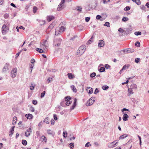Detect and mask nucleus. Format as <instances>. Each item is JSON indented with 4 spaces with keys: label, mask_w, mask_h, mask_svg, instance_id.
I'll use <instances>...</instances> for the list:
<instances>
[{
    "label": "nucleus",
    "mask_w": 149,
    "mask_h": 149,
    "mask_svg": "<svg viewBox=\"0 0 149 149\" xmlns=\"http://www.w3.org/2000/svg\"><path fill=\"white\" fill-rule=\"evenodd\" d=\"M104 25L107 27H109L110 23L109 22H107L104 24Z\"/></svg>",
    "instance_id": "46"
},
{
    "label": "nucleus",
    "mask_w": 149,
    "mask_h": 149,
    "mask_svg": "<svg viewBox=\"0 0 149 149\" xmlns=\"http://www.w3.org/2000/svg\"><path fill=\"white\" fill-rule=\"evenodd\" d=\"M141 9L145 11H146V7L144 5H141L140 6Z\"/></svg>",
    "instance_id": "28"
},
{
    "label": "nucleus",
    "mask_w": 149,
    "mask_h": 149,
    "mask_svg": "<svg viewBox=\"0 0 149 149\" xmlns=\"http://www.w3.org/2000/svg\"><path fill=\"white\" fill-rule=\"evenodd\" d=\"M61 32V31L60 30L59 26L57 27L56 29L55 35H58L59 33Z\"/></svg>",
    "instance_id": "14"
},
{
    "label": "nucleus",
    "mask_w": 149,
    "mask_h": 149,
    "mask_svg": "<svg viewBox=\"0 0 149 149\" xmlns=\"http://www.w3.org/2000/svg\"><path fill=\"white\" fill-rule=\"evenodd\" d=\"M53 116L55 120H57V115L56 114H54L53 115Z\"/></svg>",
    "instance_id": "55"
},
{
    "label": "nucleus",
    "mask_w": 149,
    "mask_h": 149,
    "mask_svg": "<svg viewBox=\"0 0 149 149\" xmlns=\"http://www.w3.org/2000/svg\"><path fill=\"white\" fill-rule=\"evenodd\" d=\"M129 67V65H124L123 67V68L122 69L120 70V73H121L122 71L124 70H126L127 68H128Z\"/></svg>",
    "instance_id": "17"
},
{
    "label": "nucleus",
    "mask_w": 149,
    "mask_h": 149,
    "mask_svg": "<svg viewBox=\"0 0 149 149\" xmlns=\"http://www.w3.org/2000/svg\"><path fill=\"white\" fill-rule=\"evenodd\" d=\"M29 110L31 112H33L34 111V109L33 107H31L29 109Z\"/></svg>",
    "instance_id": "50"
},
{
    "label": "nucleus",
    "mask_w": 149,
    "mask_h": 149,
    "mask_svg": "<svg viewBox=\"0 0 149 149\" xmlns=\"http://www.w3.org/2000/svg\"><path fill=\"white\" fill-rule=\"evenodd\" d=\"M86 47L85 45L81 46L77 51V54L78 55H81L85 51Z\"/></svg>",
    "instance_id": "2"
},
{
    "label": "nucleus",
    "mask_w": 149,
    "mask_h": 149,
    "mask_svg": "<svg viewBox=\"0 0 149 149\" xmlns=\"http://www.w3.org/2000/svg\"><path fill=\"white\" fill-rule=\"evenodd\" d=\"M76 103H77V99H76V98H75L74 99V104H73V105H72L71 108H70V109L71 110H72L74 109V108H75V107L76 106Z\"/></svg>",
    "instance_id": "16"
},
{
    "label": "nucleus",
    "mask_w": 149,
    "mask_h": 149,
    "mask_svg": "<svg viewBox=\"0 0 149 149\" xmlns=\"http://www.w3.org/2000/svg\"><path fill=\"white\" fill-rule=\"evenodd\" d=\"M140 60L139 58H136L135 59V61L136 63H138Z\"/></svg>",
    "instance_id": "58"
},
{
    "label": "nucleus",
    "mask_w": 149,
    "mask_h": 149,
    "mask_svg": "<svg viewBox=\"0 0 149 149\" xmlns=\"http://www.w3.org/2000/svg\"><path fill=\"white\" fill-rule=\"evenodd\" d=\"M96 74L95 73L93 72L90 74V76L91 77H93L95 76Z\"/></svg>",
    "instance_id": "45"
},
{
    "label": "nucleus",
    "mask_w": 149,
    "mask_h": 149,
    "mask_svg": "<svg viewBox=\"0 0 149 149\" xmlns=\"http://www.w3.org/2000/svg\"><path fill=\"white\" fill-rule=\"evenodd\" d=\"M9 17V15L8 14H6L4 15V17L5 19L8 18Z\"/></svg>",
    "instance_id": "51"
},
{
    "label": "nucleus",
    "mask_w": 149,
    "mask_h": 149,
    "mask_svg": "<svg viewBox=\"0 0 149 149\" xmlns=\"http://www.w3.org/2000/svg\"><path fill=\"white\" fill-rule=\"evenodd\" d=\"M10 68L9 64L8 63H6L3 68L2 70L3 72H6L7 70H8Z\"/></svg>",
    "instance_id": "8"
},
{
    "label": "nucleus",
    "mask_w": 149,
    "mask_h": 149,
    "mask_svg": "<svg viewBox=\"0 0 149 149\" xmlns=\"http://www.w3.org/2000/svg\"><path fill=\"white\" fill-rule=\"evenodd\" d=\"M65 98L66 101H70L71 100V98L70 96H67L65 97Z\"/></svg>",
    "instance_id": "37"
},
{
    "label": "nucleus",
    "mask_w": 149,
    "mask_h": 149,
    "mask_svg": "<svg viewBox=\"0 0 149 149\" xmlns=\"http://www.w3.org/2000/svg\"><path fill=\"white\" fill-rule=\"evenodd\" d=\"M135 45L138 47H139L140 46V42H137L135 43Z\"/></svg>",
    "instance_id": "49"
},
{
    "label": "nucleus",
    "mask_w": 149,
    "mask_h": 149,
    "mask_svg": "<svg viewBox=\"0 0 149 149\" xmlns=\"http://www.w3.org/2000/svg\"><path fill=\"white\" fill-rule=\"evenodd\" d=\"M32 132L31 129L29 128L25 132V135L26 136H28L30 135Z\"/></svg>",
    "instance_id": "9"
},
{
    "label": "nucleus",
    "mask_w": 149,
    "mask_h": 149,
    "mask_svg": "<svg viewBox=\"0 0 149 149\" xmlns=\"http://www.w3.org/2000/svg\"><path fill=\"white\" fill-rule=\"evenodd\" d=\"M95 98L94 97H91L86 102V105L87 106H89L92 105L94 102Z\"/></svg>",
    "instance_id": "3"
},
{
    "label": "nucleus",
    "mask_w": 149,
    "mask_h": 149,
    "mask_svg": "<svg viewBox=\"0 0 149 149\" xmlns=\"http://www.w3.org/2000/svg\"><path fill=\"white\" fill-rule=\"evenodd\" d=\"M55 26V24L54 23H52L49 26L48 29H52Z\"/></svg>",
    "instance_id": "21"
},
{
    "label": "nucleus",
    "mask_w": 149,
    "mask_h": 149,
    "mask_svg": "<svg viewBox=\"0 0 149 149\" xmlns=\"http://www.w3.org/2000/svg\"><path fill=\"white\" fill-rule=\"evenodd\" d=\"M41 139H42L43 140V141H45V142H46L47 141V139L45 136L44 135L42 136L41 138Z\"/></svg>",
    "instance_id": "42"
},
{
    "label": "nucleus",
    "mask_w": 149,
    "mask_h": 149,
    "mask_svg": "<svg viewBox=\"0 0 149 149\" xmlns=\"http://www.w3.org/2000/svg\"><path fill=\"white\" fill-rule=\"evenodd\" d=\"M134 49H129L127 50V51H126V52H127V53H128L134 52Z\"/></svg>",
    "instance_id": "30"
},
{
    "label": "nucleus",
    "mask_w": 149,
    "mask_h": 149,
    "mask_svg": "<svg viewBox=\"0 0 149 149\" xmlns=\"http://www.w3.org/2000/svg\"><path fill=\"white\" fill-rule=\"evenodd\" d=\"M135 2L138 5H140L141 3V2L139 0L136 1Z\"/></svg>",
    "instance_id": "48"
},
{
    "label": "nucleus",
    "mask_w": 149,
    "mask_h": 149,
    "mask_svg": "<svg viewBox=\"0 0 149 149\" xmlns=\"http://www.w3.org/2000/svg\"><path fill=\"white\" fill-rule=\"evenodd\" d=\"M102 17L99 15H97L96 17V19H97L99 20L100 19L101 21H102L103 19H102Z\"/></svg>",
    "instance_id": "31"
},
{
    "label": "nucleus",
    "mask_w": 149,
    "mask_h": 149,
    "mask_svg": "<svg viewBox=\"0 0 149 149\" xmlns=\"http://www.w3.org/2000/svg\"><path fill=\"white\" fill-rule=\"evenodd\" d=\"M63 136L65 138H66L67 136V133L66 131H64L63 133Z\"/></svg>",
    "instance_id": "39"
},
{
    "label": "nucleus",
    "mask_w": 149,
    "mask_h": 149,
    "mask_svg": "<svg viewBox=\"0 0 149 149\" xmlns=\"http://www.w3.org/2000/svg\"><path fill=\"white\" fill-rule=\"evenodd\" d=\"M45 91H44L42 93H41V98L43 97L45 95Z\"/></svg>",
    "instance_id": "53"
},
{
    "label": "nucleus",
    "mask_w": 149,
    "mask_h": 149,
    "mask_svg": "<svg viewBox=\"0 0 149 149\" xmlns=\"http://www.w3.org/2000/svg\"><path fill=\"white\" fill-rule=\"evenodd\" d=\"M17 120V118L15 116L13 118V124L14 125L16 123V121Z\"/></svg>",
    "instance_id": "26"
},
{
    "label": "nucleus",
    "mask_w": 149,
    "mask_h": 149,
    "mask_svg": "<svg viewBox=\"0 0 149 149\" xmlns=\"http://www.w3.org/2000/svg\"><path fill=\"white\" fill-rule=\"evenodd\" d=\"M65 2V0H61V2L60 4V6L61 5H63L64 6L63 3Z\"/></svg>",
    "instance_id": "57"
},
{
    "label": "nucleus",
    "mask_w": 149,
    "mask_h": 149,
    "mask_svg": "<svg viewBox=\"0 0 149 149\" xmlns=\"http://www.w3.org/2000/svg\"><path fill=\"white\" fill-rule=\"evenodd\" d=\"M71 88H72V89L74 92L76 93L77 91V90L74 86L72 85L71 86Z\"/></svg>",
    "instance_id": "27"
},
{
    "label": "nucleus",
    "mask_w": 149,
    "mask_h": 149,
    "mask_svg": "<svg viewBox=\"0 0 149 149\" xmlns=\"http://www.w3.org/2000/svg\"><path fill=\"white\" fill-rule=\"evenodd\" d=\"M63 5H61L60 6V4L58 6V8H57V10L58 11H60L61 10H62L63 8Z\"/></svg>",
    "instance_id": "24"
},
{
    "label": "nucleus",
    "mask_w": 149,
    "mask_h": 149,
    "mask_svg": "<svg viewBox=\"0 0 149 149\" xmlns=\"http://www.w3.org/2000/svg\"><path fill=\"white\" fill-rule=\"evenodd\" d=\"M51 124L52 125H54V123H55V121L53 120L52 119L51 120Z\"/></svg>",
    "instance_id": "61"
},
{
    "label": "nucleus",
    "mask_w": 149,
    "mask_h": 149,
    "mask_svg": "<svg viewBox=\"0 0 149 149\" xmlns=\"http://www.w3.org/2000/svg\"><path fill=\"white\" fill-rule=\"evenodd\" d=\"M32 103L33 104L36 105L37 104V101L36 100H34L33 101Z\"/></svg>",
    "instance_id": "62"
},
{
    "label": "nucleus",
    "mask_w": 149,
    "mask_h": 149,
    "mask_svg": "<svg viewBox=\"0 0 149 149\" xmlns=\"http://www.w3.org/2000/svg\"><path fill=\"white\" fill-rule=\"evenodd\" d=\"M118 141H114L108 145V147L110 148H113L115 147L116 144L118 143Z\"/></svg>",
    "instance_id": "6"
},
{
    "label": "nucleus",
    "mask_w": 149,
    "mask_h": 149,
    "mask_svg": "<svg viewBox=\"0 0 149 149\" xmlns=\"http://www.w3.org/2000/svg\"><path fill=\"white\" fill-rule=\"evenodd\" d=\"M14 127H13L12 129L10 130V133L9 134V135L10 136H11L10 135H12L14 132Z\"/></svg>",
    "instance_id": "35"
},
{
    "label": "nucleus",
    "mask_w": 149,
    "mask_h": 149,
    "mask_svg": "<svg viewBox=\"0 0 149 149\" xmlns=\"http://www.w3.org/2000/svg\"><path fill=\"white\" fill-rule=\"evenodd\" d=\"M105 67L107 69H109L110 68V66L108 64H106L105 65Z\"/></svg>",
    "instance_id": "56"
},
{
    "label": "nucleus",
    "mask_w": 149,
    "mask_h": 149,
    "mask_svg": "<svg viewBox=\"0 0 149 149\" xmlns=\"http://www.w3.org/2000/svg\"><path fill=\"white\" fill-rule=\"evenodd\" d=\"M128 96H130L131 95L133 94L134 93L133 92L132 90V88H129L128 90Z\"/></svg>",
    "instance_id": "15"
},
{
    "label": "nucleus",
    "mask_w": 149,
    "mask_h": 149,
    "mask_svg": "<svg viewBox=\"0 0 149 149\" xmlns=\"http://www.w3.org/2000/svg\"><path fill=\"white\" fill-rule=\"evenodd\" d=\"M71 103L72 102L70 101H67V102L66 103V105L67 106H69Z\"/></svg>",
    "instance_id": "54"
},
{
    "label": "nucleus",
    "mask_w": 149,
    "mask_h": 149,
    "mask_svg": "<svg viewBox=\"0 0 149 149\" xmlns=\"http://www.w3.org/2000/svg\"><path fill=\"white\" fill-rule=\"evenodd\" d=\"M118 31L121 32V33H123V30L121 28H120L118 29Z\"/></svg>",
    "instance_id": "64"
},
{
    "label": "nucleus",
    "mask_w": 149,
    "mask_h": 149,
    "mask_svg": "<svg viewBox=\"0 0 149 149\" xmlns=\"http://www.w3.org/2000/svg\"><path fill=\"white\" fill-rule=\"evenodd\" d=\"M127 136V135L126 134H125L122 135L119 138V139H123Z\"/></svg>",
    "instance_id": "23"
},
{
    "label": "nucleus",
    "mask_w": 149,
    "mask_h": 149,
    "mask_svg": "<svg viewBox=\"0 0 149 149\" xmlns=\"http://www.w3.org/2000/svg\"><path fill=\"white\" fill-rule=\"evenodd\" d=\"M35 85H33V84H31V86H30V89L31 90H33L34 88Z\"/></svg>",
    "instance_id": "47"
},
{
    "label": "nucleus",
    "mask_w": 149,
    "mask_h": 149,
    "mask_svg": "<svg viewBox=\"0 0 149 149\" xmlns=\"http://www.w3.org/2000/svg\"><path fill=\"white\" fill-rule=\"evenodd\" d=\"M93 38V36H92L90 39L87 42V44H91L92 42V40Z\"/></svg>",
    "instance_id": "33"
},
{
    "label": "nucleus",
    "mask_w": 149,
    "mask_h": 149,
    "mask_svg": "<svg viewBox=\"0 0 149 149\" xmlns=\"http://www.w3.org/2000/svg\"><path fill=\"white\" fill-rule=\"evenodd\" d=\"M122 20L123 22H125L128 21L129 20V19L128 17H124L122 19Z\"/></svg>",
    "instance_id": "32"
},
{
    "label": "nucleus",
    "mask_w": 149,
    "mask_h": 149,
    "mask_svg": "<svg viewBox=\"0 0 149 149\" xmlns=\"http://www.w3.org/2000/svg\"><path fill=\"white\" fill-rule=\"evenodd\" d=\"M54 19V17L52 15L47 16V19L48 22H49Z\"/></svg>",
    "instance_id": "10"
},
{
    "label": "nucleus",
    "mask_w": 149,
    "mask_h": 149,
    "mask_svg": "<svg viewBox=\"0 0 149 149\" xmlns=\"http://www.w3.org/2000/svg\"><path fill=\"white\" fill-rule=\"evenodd\" d=\"M25 116L28 119H31L33 118V116L32 114H26L25 115Z\"/></svg>",
    "instance_id": "18"
},
{
    "label": "nucleus",
    "mask_w": 149,
    "mask_h": 149,
    "mask_svg": "<svg viewBox=\"0 0 149 149\" xmlns=\"http://www.w3.org/2000/svg\"><path fill=\"white\" fill-rule=\"evenodd\" d=\"M69 147H70L71 149H73L74 148V144L73 143H71L69 145Z\"/></svg>",
    "instance_id": "43"
},
{
    "label": "nucleus",
    "mask_w": 149,
    "mask_h": 149,
    "mask_svg": "<svg viewBox=\"0 0 149 149\" xmlns=\"http://www.w3.org/2000/svg\"><path fill=\"white\" fill-rule=\"evenodd\" d=\"M141 32L139 31L135 32L134 33L135 34L136 36L141 35Z\"/></svg>",
    "instance_id": "44"
},
{
    "label": "nucleus",
    "mask_w": 149,
    "mask_h": 149,
    "mask_svg": "<svg viewBox=\"0 0 149 149\" xmlns=\"http://www.w3.org/2000/svg\"><path fill=\"white\" fill-rule=\"evenodd\" d=\"M130 88H132V90L133 89H136L137 88V86L136 84H132L130 86Z\"/></svg>",
    "instance_id": "19"
},
{
    "label": "nucleus",
    "mask_w": 149,
    "mask_h": 149,
    "mask_svg": "<svg viewBox=\"0 0 149 149\" xmlns=\"http://www.w3.org/2000/svg\"><path fill=\"white\" fill-rule=\"evenodd\" d=\"M108 88L109 86H103L102 87V89L104 90H106L107 89H108Z\"/></svg>",
    "instance_id": "40"
},
{
    "label": "nucleus",
    "mask_w": 149,
    "mask_h": 149,
    "mask_svg": "<svg viewBox=\"0 0 149 149\" xmlns=\"http://www.w3.org/2000/svg\"><path fill=\"white\" fill-rule=\"evenodd\" d=\"M17 70L16 68H14L11 71V76L13 78L15 77L17 73Z\"/></svg>",
    "instance_id": "5"
},
{
    "label": "nucleus",
    "mask_w": 149,
    "mask_h": 149,
    "mask_svg": "<svg viewBox=\"0 0 149 149\" xmlns=\"http://www.w3.org/2000/svg\"><path fill=\"white\" fill-rule=\"evenodd\" d=\"M128 116L127 114H125L123 116V119L124 121H126L128 120Z\"/></svg>",
    "instance_id": "13"
},
{
    "label": "nucleus",
    "mask_w": 149,
    "mask_h": 149,
    "mask_svg": "<svg viewBox=\"0 0 149 149\" xmlns=\"http://www.w3.org/2000/svg\"><path fill=\"white\" fill-rule=\"evenodd\" d=\"M62 40L61 38L55 39L54 41V45L55 46L59 47L61 43Z\"/></svg>",
    "instance_id": "4"
},
{
    "label": "nucleus",
    "mask_w": 149,
    "mask_h": 149,
    "mask_svg": "<svg viewBox=\"0 0 149 149\" xmlns=\"http://www.w3.org/2000/svg\"><path fill=\"white\" fill-rule=\"evenodd\" d=\"M59 29L62 32L64 31L65 28L64 26H61V27H59Z\"/></svg>",
    "instance_id": "29"
},
{
    "label": "nucleus",
    "mask_w": 149,
    "mask_h": 149,
    "mask_svg": "<svg viewBox=\"0 0 149 149\" xmlns=\"http://www.w3.org/2000/svg\"><path fill=\"white\" fill-rule=\"evenodd\" d=\"M104 45V41L102 40H100L99 41L98 46L100 47H103Z\"/></svg>",
    "instance_id": "11"
},
{
    "label": "nucleus",
    "mask_w": 149,
    "mask_h": 149,
    "mask_svg": "<svg viewBox=\"0 0 149 149\" xmlns=\"http://www.w3.org/2000/svg\"><path fill=\"white\" fill-rule=\"evenodd\" d=\"M90 19V17H86V18H85L86 21L87 22H88L89 21Z\"/></svg>",
    "instance_id": "59"
},
{
    "label": "nucleus",
    "mask_w": 149,
    "mask_h": 149,
    "mask_svg": "<svg viewBox=\"0 0 149 149\" xmlns=\"http://www.w3.org/2000/svg\"><path fill=\"white\" fill-rule=\"evenodd\" d=\"M8 29V28L5 24L3 25L2 28V31L3 33H5Z\"/></svg>",
    "instance_id": "7"
},
{
    "label": "nucleus",
    "mask_w": 149,
    "mask_h": 149,
    "mask_svg": "<svg viewBox=\"0 0 149 149\" xmlns=\"http://www.w3.org/2000/svg\"><path fill=\"white\" fill-rule=\"evenodd\" d=\"M48 45L47 41V40H43L40 43V47L46 51L48 50Z\"/></svg>",
    "instance_id": "1"
},
{
    "label": "nucleus",
    "mask_w": 149,
    "mask_h": 149,
    "mask_svg": "<svg viewBox=\"0 0 149 149\" xmlns=\"http://www.w3.org/2000/svg\"><path fill=\"white\" fill-rule=\"evenodd\" d=\"M36 50L40 53H44V51L42 49L37 48L36 49Z\"/></svg>",
    "instance_id": "22"
},
{
    "label": "nucleus",
    "mask_w": 149,
    "mask_h": 149,
    "mask_svg": "<svg viewBox=\"0 0 149 149\" xmlns=\"http://www.w3.org/2000/svg\"><path fill=\"white\" fill-rule=\"evenodd\" d=\"M38 9L37 8L36 6H34L33 8V12L35 13Z\"/></svg>",
    "instance_id": "34"
},
{
    "label": "nucleus",
    "mask_w": 149,
    "mask_h": 149,
    "mask_svg": "<svg viewBox=\"0 0 149 149\" xmlns=\"http://www.w3.org/2000/svg\"><path fill=\"white\" fill-rule=\"evenodd\" d=\"M44 122L47 124L49 123V120L48 118H46L44 120Z\"/></svg>",
    "instance_id": "25"
},
{
    "label": "nucleus",
    "mask_w": 149,
    "mask_h": 149,
    "mask_svg": "<svg viewBox=\"0 0 149 149\" xmlns=\"http://www.w3.org/2000/svg\"><path fill=\"white\" fill-rule=\"evenodd\" d=\"M22 144L24 146L26 145L27 144V141L25 140H22Z\"/></svg>",
    "instance_id": "38"
},
{
    "label": "nucleus",
    "mask_w": 149,
    "mask_h": 149,
    "mask_svg": "<svg viewBox=\"0 0 149 149\" xmlns=\"http://www.w3.org/2000/svg\"><path fill=\"white\" fill-rule=\"evenodd\" d=\"M130 8L129 6L126 7L124 9L125 10V11H127L130 10Z\"/></svg>",
    "instance_id": "52"
},
{
    "label": "nucleus",
    "mask_w": 149,
    "mask_h": 149,
    "mask_svg": "<svg viewBox=\"0 0 149 149\" xmlns=\"http://www.w3.org/2000/svg\"><path fill=\"white\" fill-rule=\"evenodd\" d=\"M67 75L69 78L70 79H72L74 77V75L71 73H68Z\"/></svg>",
    "instance_id": "20"
},
{
    "label": "nucleus",
    "mask_w": 149,
    "mask_h": 149,
    "mask_svg": "<svg viewBox=\"0 0 149 149\" xmlns=\"http://www.w3.org/2000/svg\"><path fill=\"white\" fill-rule=\"evenodd\" d=\"M34 65L33 64H31L29 65H30V69H31V72H32V70L33 67L34 66Z\"/></svg>",
    "instance_id": "41"
},
{
    "label": "nucleus",
    "mask_w": 149,
    "mask_h": 149,
    "mask_svg": "<svg viewBox=\"0 0 149 149\" xmlns=\"http://www.w3.org/2000/svg\"><path fill=\"white\" fill-rule=\"evenodd\" d=\"M52 79L50 78H49L47 79V81H48V83H49L51 81H52Z\"/></svg>",
    "instance_id": "63"
},
{
    "label": "nucleus",
    "mask_w": 149,
    "mask_h": 149,
    "mask_svg": "<svg viewBox=\"0 0 149 149\" xmlns=\"http://www.w3.org/2000/svg\"><path fill=\"white\" fill-rule=\"evenodd\" d=\"M47 133L49 134H52V132L51 130H47Z\"/></svg>",
    "instance_id": "60"
},
{
    "label": "nucleus",
    "mask_w": 149,
    "mask_h": 149,
    "mask_svg": "<svg viewBox=\"0 0 149 149\" xmlns=\"http://www.w3.org/2000/svg\"><path fill=\"white\" fill-rule=\"evenodd\" d=\"M86 90L89 94H91L93 92V88L90 87H88L86 89Z\"/></svg>",
    "instance_id": "12"
},
{
    "label": "nucleus",
    "mask_w": 149,
    "mask_h": 149,
    "mask_svg": "<svg viewBox=\"0 0 149 149\" xmlns=\"http://www.w3.org/2000/svg\"><path fill=\"white\" fill-rule=\"evenodd\" d=\"M105 69L103 67H101L99 70V71L101 72H103L105 71Z\"/></svg>",
    "instance_id": "36"
}]
</instances>
